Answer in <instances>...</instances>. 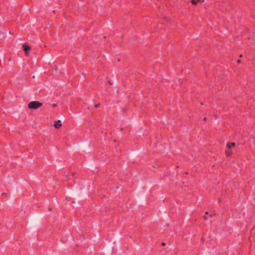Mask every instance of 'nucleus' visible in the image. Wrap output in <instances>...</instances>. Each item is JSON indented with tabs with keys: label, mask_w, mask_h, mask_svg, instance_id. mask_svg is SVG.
Returning a JSON list of instances; mask_svg holds the SVG:
<instances>
[{
	"label": "nucleus",
	"mask_w": 255,
	"mask_h": 255,
	"mask_svg": "<svg viewBox=\"0 0 255 255\" xmlns=\"http://www.w3.org/2000/svg\"><path fill=\"white\" fill-rule=\"evenodd\" d=\"M42 106V104L37 101H32L29 103L28 108L31 109H37Z\"/></svg>",
	"instance_id": "nucleus-1"
},
{
	"label": "nucleus",
	"mask_w": 255,
	"mask_h": 255,
	"mask_svg": "<svg viewBox=\"0 0 255 255\" xmlns=\"http://www.w3.org/2000/svg\"><path fill=\"white\" fill-rule=\"evenodd\" d=\"M236 143L235 142L227 143V147L228 149L232 150L235 147Z\"/></svg>",
	"instance_id": "nucleus-2"
},
{
	"label": "nucleus",
	"mask_w": 255,
	"mask_h": 255,
	"mask_svg": "<svg viewBox=\"0 0 255 255\" xmlns=\"http://www.w3.org/2000/svg\"><path fill=\"white\" fill-rule=\"evenodd\" d=\"M62 126V124H61V121L58 120L55 122L54 124V127L56 128H59L60 127Z\"/></svg>",
	"instance_id": "nucleus-3"
},
{
	"label": "nucleus",
	"mask_w": 255,
	"mask_h": 255,
	"mask_svg": "<svg viewBox=\"0 0 255 255\" xmlns=\"http://www.w3.org/2000/svg\"><path fill=\"white\" fill-rule=\"evenodd\" d=\"M23 48L26 53H27V52L30 50V47L26 43L23 45Z\"/></svg>",
	"instance_id": "nucleus-4"
},
{
	"label": "nucleus",
	"mask_w": 255,
	"mask_h": 255,
	"mask_svg": "<svg viewBox=\"0 0 255 255\" xmlns=\"http://www.w3.org/2000/svg\"><path fill=\"white\" fill-rule=\"evenodd\" d=\"M191 3L194 5H196L198 2H203L204 0H191Z\"/></svg>",
	"instance_id": "nucleus-5"
},
{
	"label": "nucleus",
	"mask_w": 255,
	"mask_h": 255,
	"mask_svg": "<svg viewBox=\"0 0 255 255\" xmlns=\"http://www.w3.org/2000/svg\"><path fill=\"white\" fill-rule=\"evenodd\" d=\"M225 153H226V155L227 156H230L233 153L232 152V150L231 149H228V150H227L226 151Z\"/></svg>",
	"instance_id": "nucleus-6"
},
{
	"label": "nucleus",
	"mask_w": 255,
	"mask_h": 255,
	"mask_svg": "<svg viewBox=\"0 0 255 255\" xmlns=\"http://www.w3.org/2000/svg\"><path fill=\"white\" fill-rule=\"evenodd\" d=\"M99 106H100V104H96V105H95V107H96V108H98V107H99Z\"/></svg>",
	"instance_id": "nucleus-7"
},
{
	"label": "nucleus",
	"mask_w": 255,
	"mask_h": 255,
	"mask_svg": "<svg viewBox=\"0 0 255 255\" xmlns=\"http://www.w3.org/2000/svg\"><path fill=\"white\" fill-rule=\"evenodd\" d=\"M237 62H238V63H240L241 62V60H238L237 61Z\"/></svg>",
	"instance_id": "nucleus-8"
},
{
	"label": "nucleus",
	"mask_w": 255,
	"mask_h": 255,
	"mask_svg": "<svg viewBox=\"0 0 255 255\" xmlns=\"http://www.w3.org/2000/svg\"><path fill=\"white\" fill-rule=\"evenodd\" d=\"M204 219H205V220H207V218L206 216H204Z\"/></svg>",
	"instance_id": "nucleus-9"
},
{
	"label": "nucleus",
	"mask_w": 255,
	"mask_h": 255,
	"mask_svg": "<svg viewBox=\"0 0 255 255\" xmlns=\"http://www.w3.org/2000/svg\"><path fill=\"white\" fill-rule=\"evenodd\" d=\"M213 215H214V214H210V216L211 217H212L213 216Z\"/></svg>",
	"instance_id": "nucleus-10"
},
{
	"label": "nucleus",
	"mask_w": 255,
	"mask_h": 255,
	"mask_svg": "<svg viewBox=\"0 0 255 255\" xmlns=\"http://www.w3.org/2000/svg\"><path fill=\"white\" fill-rule=\"evenodd\" d=\"M53 107H56L57 105H56V104H53Z\"/></svg>",
	"instance_id": "nucleus-11"
},
{
	"label": "nucleus",
	"mask_w": 255,
	"mask_h": 255,
	"mask_svg": "<svg viewBox=\"0 0 255 255\" xmlns=\"http://www.w3.org/2000/svg\"><path fill=\"white\" fill-rule=\"evenodd\" d=\"M162 246H164V245H165V243H162Z\"/></svg>",
	"instance_id": "nucleus-12"
},
{
	"label": "nucleus",
	"mask_w": 255,
	"mask_h": 255,
	"mask_svg": "<svg viewBox=\"0 0 255 255\" xmlns=\"http://www.w3.org/2000/svg\"><path fill=\"white\" fill-rule=\"evenodd\" d=\"M206 119H206V118H205L204 119V121H206Z\"/></svg>",
	"instance_id": "nucleus-13"
},
{
	"label": "nucleus",
	"mask_w": 255,
	"mask_h": 255,
	"mask_svg": "<svg viewBox=\"0 0 255 255\" xmlns=\"http://www.w3.org/2000/svg\"><path fill=\"white\" fill-rule=\"evenodd\" d=\"M240 57H242V55H240Z\"/></svg>",
	"instance_id": "nucleus-14"
},
{
	"label": "nucleus",
	"mask_w": 255,
	"mask_h": 255,
	"mask_svg": "<svg viewBox=\"0 0 255 255\" xmlns=\"http://www.w3.org/2000/svg\"><path fill=\"white\" fill-rule=\"evenodd\" d=\"M208 214V212H206V214Z\"/></svg>",
	"instance_id": "nucleus-15"
}]
</instances>
